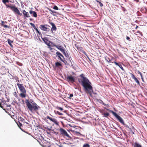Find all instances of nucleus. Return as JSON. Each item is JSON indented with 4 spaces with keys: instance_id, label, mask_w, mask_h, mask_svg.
<instances>
[{
    "instance_id": "nucleus-22",
    "label": "nucleus",
    "mask_w": 147,
    "mask_h": 147,
    "mask_svg": "<svg viewBox=\"0 0 147 147\" xmlns=\"http://www.w3.org/2000/svg\"><path fill=\"white\" fill-rule=\"evenodd\" d=\"M73 131V132H74V133L76 135H77V136H78L80 134V132H77V131H74V130Z\"/></svg>"
},
{
    "instance_id": "nucleus-19",
    "label": "nucleus",
    "mask_w": 147,
    "mask_h": 147,
    "mask_svg": "<svg viewBox=\"0 0 147 147\" xmlns=\"http://www.w3.org/2000/svg\"><path fill=\"white\" fill-rule=\"evenodd\" d=\"M7 41H8V44H9V45L11 47H12L13 45L11 44V43H12L13 42V41L11 40H10V39H9L7 40Z\"/></svg>"
},
{
    "instance_id": "nucleus-12",
    "label": "nucleus",
    "mask_w": 147,
    "mask_h": 147,
    "mask_svg": "<svg viewBox=\"0 0 147 147\" xmlns=\"http://www.w3.org/2000/svg\"><path fill=\"white\" fill-rule=\"evenodd\" d=\"M130 74L131 75V78L134 79V81L137 84V85L140 86V82L138 78H137L135 76L132 74L131 73Z\"/></svg>"
},
{
    "instance_id": "nucleus-20",
    "label": "nucleus",
    "mask_w": 147,
    "mask_h": 147,
    "mask_svg": "<svg viewBox=\"0 0 147 147\" xmlns=\"http://www.w3.org/2000/svg\"><path fill=\"white\" fill-rule=\"evenodd\" d=\"M102 115H104V116L105 117H107L109 115V113H102Z\"/></svg>"
},
{
    "instance_id": "nucleus-18",
    "label": "nucleus",
    "mask_w": 147,
    "mask_h": 147,
    "mask_svg": "<svg viewBox=\"0 0 147 147\" xmlns=\"http://www.w3.org/2000/svg\"><path fill=\"white\" fill-rule=\"evenodd\" d=\"M55 65L56 67H59V66H61L62 65L59 62H57L55 63Z\"/></svg>"
},
{
    "instance_id": "nucleus-5",
    "label": "nucleus",
    "mask_w": 147,
    "mask_h": 147,
    "mask_svg": "<svg viewBox=\"0 0 147 147\" xmlns=\"http://www.w3.org/2000/svg\"><path fill=\"white\" fill-rule=\"evenodd\" d=\"M6 6L7 7L10 8L15 13L18 14L20 16H22V13L20 12L19 10L15 6H11L7 5H6Z\"/></svg>"
},
{
    "instance_id": "nucleus-48",
    "label": "nucleus",
    "mask_w": 147,
    "mask_h": 147,
    "mask_svg": "<svg viewBox=\"0 0 147 147\" xmlns=\"http://www.w3.org/2000/svg\"><path fill=\"white\" fill-rule=\"evenodd\" d=\"M54 134H55L56 135H57V134H58V132H56L54 131Z\"/></svg>"
},
{
    "instance_id": "nucleus-28",
    "label": "nucleus",
    "mask_w": 147,
    "mask_h": 147,
    "mask_svg": "<svg viewBox=\"0 0 147 147\" xmlns=\"http://www.w3.org/2000/svg\"><path fill=\"white\" fill-rule=\"evenodd\" d=\"M2 2L4 4H5L6 3H8L9 2V0H3Z\"/></svg>"
},
{
    "instance_id": "nucleus-36",
    "label": "nucleus",
    "mask_w": 147,
    "mask_h": 147,
    "mask_svg": "<svg viewBox=\"0 0 147 147\" xmlns=\"http://www.w3.org/2000/svg\"><path fill=\"white\" fill-rule=\"evenodd\" d=\"M56 113L59 115H63V114L61 113H60L58 111H57Z\"/></svg>"
},
{
    "instance_id": "nucleus-7",
    "label": "nucleus",
    "mask_w": 147,
    "mask_h": 147,
    "mask_svg": "<svg viewBox=\"0 0 147 147\" xmlns=\"http://www.w3.org/2000/svg\"><path fill=\"white\" fill-rule=\"evenodd\" d=\"M50 26L49 25L47 24L46 25H40L39 28L42 30L49 32L50 31V29L49 28Z\"/></svg>"
},
{
    "instance_id": "nucleus-25",
    "label": "nucleus",
    "mask_w": 147,
    "mask_h": 147,
    "mask_svg": "<svg viewBox=\"0 0 147 147\" xmlns=\"http://www.w3.org/2000/svg\"><path fill=\"white\" fill-rule=\"evenodd\" d=\"M13 94L14 96L16 98H17L18 97V94L16 92H15L13 93Z\"/></svg>"
},
{
    "instance_id": "nucleus-30",
    "label": "nucleus",
    "mask_w": 147,
    "mask_h": 147,
    "mask_svg": "<svg viewBox=\"0 0 147 147\" xmlns=\"http://www.w3.org/2000/svg\"><path fill=\"white\" fill-rule=\"evenodd\" d=\"M30 24L34 28H35L36 26L34 24L32 23H30Z\"/></svg>"
},
{
    "instance_id": "nucleus-61",
    "label": "nucleus",
    "mask_w": 147,
    "mask_h": 147,
    "mask_svg": "<svg viewBox=\"0 0 147 147\" xmlns=\"http://www.w3.org/2000/svg\"><path fill=\"white\" fill-rule=\"evenodd\" d=\"M141 87V88H143V87Z\"/></svg>"
},
{
    "instance_id": "nucleus-11",
    "label": "nucleus",
    "mask_w": 147,
    "mask_h": 147,
    "mask_svg": "<svg viewBox=\"0 0 147 147\" xmlns=\"http://www.w3.org/2000/svg\"><path fill=\"white\" fill-rule=\"evenodd\" d=\"M75 47L77 49L79 53H83L84 54H85L86 52H85L83 50V48L82 47H79L78 46V45L76 44H75Z\"/></svg>"
},
{
    "instance_id": "nucleus-16",
    "label": "nucleus",
    "mask_w": 147,
    "mask_h": 147,
    "mask_svg": "<svg viewBox=\"0 0 147 147\" xmlns=\"http://www.w3.org/2000/svg\"><path fill=\"white\" fill-rule=\"evenodd\" d=\"M22 13L25 18H29L30 17L29 15L28 12H26V11L24 10H23Z\"/></svg>"
},
{
    "instance_id": "nucleus-37",
    "label": "nucleus",
    "mask_w": 147,
    "mask_h": 147,
    "mask_svg": "<svg viewBox=\"0 0 147 147\" xmlns=\"http://www.w3.org/2000/svg\"><path fill=\"white\" fill-rule=\"evenodd\" d=\"M57 109L60 110L61 111H62L63 110V109L62 108L59 107H57Z\"/></svg>"
},
{
    "instance_id": "nucleus-50",
    "label": "nucleus",
    "mask_w": 147,
    "mask_h": 147,
    "mask_svg": "<svg viewBox=\"0 0 147 147\" xmlns=\"http://www.w3.org/2000/svg\"><path fill=\"white\" fill-rule=\"evenodd\" d=\"M19 126H22V124L20 122H19Z\"/></svg>"
},
{
    "instance_id": "nucleus-57",
    "label": "nucleus",
    "mask_w": 147,
    "mask_h": 147,
    "mask_svg": "<svg viewBox=\"0 0 147 147\" xmlns=\"http://www.w3.org/2000/svg\"><path fill=\"white\" fill-rule=\"evenodd\" d=\"M105 109H106L107 110H108V111H109V109H106L105 107Z\"/></svg>"
},
{
    "instance_id": "nucleus-51",
    "label": "nucleus",
    "mask_w": 147,
    "mask_h": 147,
    "mask_svg": "<svg viewBox=\"0 0 147 147\" xmlns=\"http://www.w3.org/2000/svg\"><path fill=\"white\" fill-rule=\"evenodd\" d=\"M49 11H50L52 12L53 13H54L55 12L53 11L52 10H51V9H49Z\"/></svg>"
},
{
    "instance_id": "nucleus-35",
    "label": "nucleus",
    "mask_w": 147,
    "mask_h": 147,
    "mask_svg": "<svg viewBox=\"0 0 147 147\" xmlns=\"http://www.w3.org/2000/svg\"><path fill=\"white\" fill-rule=\"evenodd\" d=\"M49 49L51 51V52H53L55 49H53V48H51V47H49Z\"/></svg>"
},
{
    "instance_id": "nucleus-23",
    "label": "nucleus",
    "mask_w": 147,
    "mask_h": 147,
    "mask_svg": "<svg viewBox=\"0 0 147 147\" xmlns=\"http://www.w3.org/2000/svg\"><path fill=\"white\" fill-rule=\"evenodd\" d=\"M82 147H90V146L89 144L86 143L83 145Z\"/></svg>"
},
{
    "instance_id": "nucleus-39",
    "label": "nucleus",
    "mask_w": 147,
    "mask_h": 147,
    "mask_svg": "<svg viewBox=\"0 0 147 147\" xmlns=\"http://www.w3.org/2000/svg\"><path fill=\"white\" fill-rule=\"evenodd\" d=\"M112 63H114L115 64L117 65H118V66H119V65L120 64H119V63H118L116 62L115 61H114V62H112Z\"/></svg>"
},
{
    "instance_id": "nucleus-40",
    "label": "nucleus",
    "mask_w": 147,
    "mask_h": 147,
    "mask_svg": "<svg viewBox=\"0 0 147 147\" xmlns=\"http://www.w3.org/2000/svg\"><path fill=\"white\" fill-rule=\"evenodd\" d=\"M49 43H47L46 44H47V45L49 47H50L51 46V43H50V42H51L50 41H49Z\"/></svg>"
},
{
    "instance_id": "nucleus-29",
    "label": "nucleus",
    "mask_w": 147,
    "mask_h": 147,
    "mask_svg": "<svg viewBox=\"0 0 147 147\" xmlns=\"http://www.w3.org/2000/svg\"><path fill=\"white\" fill-rule=\"evenodd\" d=\"M61 52L62 53L64 52V51H65V49H63V47H61L60 50Z\"/></svg>"
},
{
    "instance_id": "nucleus-41",
    "label": "nucleus",
    "mask_w": 147,
    "mask_h": 147,
    "mask_svg": "<svg viewBox=\"0 0 147 147\" xmlns=\"http://www.w3.org/2000/svg\"><path fill=\"white\" fill-rule=\"evenodd\" d=\"M101 101V103L103 105H106V104H105L104 102H103L102 100H100Z\"/></svg>"
},
{
    "instance_id": "nucleus-31",
    "label": "nucleus",
    "mask_w": 147,
    "mask_h": 147,
    "mask_svg": "<svg viewBox=\"0 0 147 147\" xmlns=\"http://www.w3.org/2000/svg\"><path fill=\"white\" fill-rule=\"evenodd\" d=\"M53 9L56 10H58L59 9L58 7L56 5H55L54 6V7H53Z\"/></svg>"
},
{
    "instance_id": "nucleus-42",
    "label": "nucleus",
    "mask_w": 147,
    "mask_h": 147,
    "mask_svg": "<svg viewBox=\"0 0 147 147\" xmlns=\"http://www.w3.org/2000/svg\"><path fill=\"white\" fill-rule=\"evenodd\" d=\"M109 60H108L107 59L105 58V60L108 62L110 63L111 62V60L108 58Z\"/></svg>"
},
{
    "instance_id": "nucleus-24",
    "label": "nucleus",
    "mask_w": 147,
    "mask_h": 147,
    "mask_svg": "<svg viewBox=\"0 0 147 147\" xmlns=\"http://www.w3.org/2000/svg\"><path fill=\"white\" fill-rule=\"evenodd\" d=\"M96 1L98 3L100 4V5L101 7H102L103 6V5L102 3L100 2L99 1L97 0H96Z\"/></svg>"
},
{
    "instance_id": "nucleus-2",
    "label": "nucleus",
    "mask_w": 147,
    "mask_h": 147,
    "mask_svg": "<svg viewBox=\"0 0 147 147\" xmlns=\"http://www.w3.org/2000/svg\"><path fill=\"white\" fill-rule=\"evenodd\" d=\"M25 102L28 108L30 111L32 112L34 111L38 114V111L40 108L36 103L34 102H33V103L31 102L32 104V105L29 102V100L27 99L25 100Z\"/></svg>"
},
{
    "instance_id": "nucleus-3",
    "label": "nucleus",
    "mask_w": 147,
    "mask_h": 147,
    "mask_svg": "<svg viewBox=\"0 0 147 147\" xmlns=\"http://www.w3.org/2000/svg\"><path fill=\"white\" fill-rule=\"evenodd\" d=\"M17 85L20 92L19 96L22 98H25L26 96V91L23 84L18 83Z\"/></svg>"
},
{
    "instance_id": "nucleus-1",
    "label": "nucleus",
    "mask_w": 147,
    "mask_h": 147,
    "mask_svg": "<svg viewBox=\"0 0 147 147\" xmlns=\"http://www.w3.org/2000/svg\"><path fill=\"white\" fill-rule=\"evenodd\" d=\"M81 78L79 80L82 86L84 88V90L87 94L91 95L93 92V88L91 85V83L88 79L84 76V75L82 74L80 75Z\"/></svg>"
},
{
    "instance_id": "nucleus-8",
    "label": "nucleus",
    "mask_w": 147,
    "mask_h": 147,
    "mask_svg": "<svg viewBox=\"0 0 147 147\" xmlns=\"http://www.w3.org/2000/svg\"><path fill=\"white\" fill-rule=\"evenodd\" d=\"M66 80L69 83H73L75 82V77L71 76H67L66 77Z\"/></svg>"
},
{
    "instance_id": "nucleus-10",
    "label": "nucleus",
    "mask_w": 147,
    "mask_h": 147,
    "mask_svg": "<svg viewBox=\"0 0 147 147\" xmlns=\"http://www.w3.org/2000/svg\"><path fill=\"white\" fill-rule=\"evenodd\" d=\"M56 54L57 55L56 56H58L62 61L64 62V58L63 56L60 52L58 51L57 52Z\"/></svg>"
},
{
    "instance_id": "nucleus-32",
    "label": "nucleus",
    "mask_w": 147,
    "mask_h": 147,
    "mask_svg": "<svg viewBox=\"0 0 147 147\" xmlns=\"http://www.w3.org/2000/svg\"><path fill=\"white\" fill-rule=\"evenodd\" d=\"M138 73L141 76V78L143 77L142 73L139 71H138Z\"/></svg>"
},
{
    "instance_id": "nucleus-38",
    "label": "nucleus",
    "mask_w": 147,
    "mask_h": 147,
    "mask_svg": "<svg viewBox=\"0 0 147 147\" xmlns=\"http://www.w3.org/2000/svg\"><path fill=\"white\" fill-rule=\"evenodd\" d=\"M119 67L121 68V69L122 70H123V67H122V65H121V64H119V66H118Z\"/></svg>"
},
{
    "instance_id": "nucleus-33",
    "label": "nucleus",
    "mask_w": 147,
    "mask_h": 147,
    "mask_svg": "<svg viewBox=\"0 0 147 147\" xmlns=\"http://www.w3.org/2000/svg\"><path fill=\"white\" fill-rule=\"evenodd\" d=\"M56 47L59 50H60V49L61 47V46L57 45H56Z\"/></svg>"
},
{
    "instance_id": "nucleus-34",
    "label": "nucleus",
    "mask_w": 147,
    "mask_h": 147,
    "mask_svg": "<svg viewBox=\"0 0 147 147\" xmlns=\"http://www.w3.org/2000/svg\"><path fill=\"white\" fill-rule=\"evenodd\" d=\"M18 120H19V121H23L24 120V119H23L22 117H20L18 119Z\"/></svg>"
},
{
    "instance_id": "nucleus-26",
    "label": "nucleus",
    "mask_w": 147,
    "mask_h": 147,
    "mask_svg": "<svg viewBox=\"0 0 147 147\" xmlns=\"http://www.w3.org/2000/svg\"><path fill=\"white\" fill-rule=\"evenodd\" d=\"M51 131H52V130L49 128H47V133L48 134H49V133L51 132Z\"/></svg>"
},
{
    "instance_id": "nucleus-56",
    "label": "nucleus",
    "mask_w": 147,
    "mask_h": 147,
    "mask_svg": "<svg viewBox=\"0 0 147 147\" xmlns=\"http://www.w3.org/2000/svg\"><path fill=\"white\" fill-rule=\"evenodd\" d=\"M138 26H136V27L135 28L136 29H137V28H138Z\"/></svg>"
},
{
    "instance_id": "nucleus-9",
    "label": "nucleus",
    "mask_w": 147,
    "mask_h": 147,
    "mask_svg": "<svg viewBox=\"0 0 147 147\" xmlns=\"http://www.w3.org/2000/svg\"><path fill=\"white\" fill-rule=\"evenodd\" d=\"M46 119H49L50 121H52L55 125L57 126H59V122L56 119L54 118L51 117L49 116H47Z\"/></svg>"
},
{
    "instance_id": "nucleus-15",
    "label": "nucleus",
    "mask_w": 147,
    "mask_h": 147,
    "mask_svg": "<svg viewBox=\"0 0 147 147\" xmlns=\"http://www.w3.org/2000/svg\"><path fill=\"white\" fill-rule=\"evenodd\" d=\"M29 13L30 14L32 15V16H33L35 18L37 17V14L36 12L32 11V10H30L29 11Z\"/></svg>"
},
{
    "instance_id": "nucleus-44",
    "label": "nucleus",
    "mask_w": 147,
    "mask_h": 147,
    "mask_svg": "<svg viewBox=\"0 0 147 147\" xmlns=\"http://www.w3.org/2000/svg\"><path fill=\"white\" fill-rule=\"evenodd\" d=\"M73 96V94H70L69 95V98H71V97H72Z\"/></svg>"
},
{
    "instance_id": "nucleus-14",
    "label": "nucleus",
    "mask_w": 147,
    "mask_h": 147,
    "mask_svg": "<svg viewBox=\"0 0 147 147\" xmlns=\"http://www.w3.org/2000/svg\"><path fill=\"white\" fill-rule=\"evenodd\" d=\"M5 23H7V22L6 21L4 22L3 21H1V23H0V25L1 26H3L5 28H9V26H8L7 25L4 24Z\"/></svg>"
},
{
    "instance_id": "nucleus-52",
    "label": "nucleus",
    "mask_w": 147,
    "mask_h": 147,
    "mask_svg": "<svg viewBox=\"0 0 147 147\" xmlns=\"http://www.w3.org/2000/svg\"><path fill=\"white\" fill-rule=\"evenodd\" d=\"M104 106H106L107 107H109V106L108 104H106V105H104Z\"/></svg>"
},
{
    "instance_id": "nucleus-60",
    "label": "nucleus",
    "mask_w": 147,
    "mask_h": 147,
    "mask_svg": "<svg viewBox=\"0 0 147 147\" xmlns=\"http://www.w3.org/2000/svg\"><path fill=\"white\" fill-rule=\"evenodd\" d=\"M73 67V69H75L74 67Z\"/></svg>"
},
{
    "instance_id": "nucleus-13",
    "label": "nucleus",
    "mask_w": 147,
    "mask_h": 147,
    "mask_svg": "<svg viewBox=\"0 0 147 147\" xmlns=\"http://www.w3.org/2000/svg\"><path fill=\"white\" fill-rule=\"evenodd\" d=\"M49 23L52 26L51 29L52 32H53V31H56L57 30V28L55 24L51 22H49Z\"/></svg>"
},
{
    "instance_id": "nucleus-54",
    "label": "nucleus",
    "mask_w": 147,
    "mask_h": 147,
    "mask_svg": "<svg viewBox=\"0 0 147 147\" xmlns=\"http://www.w3.org/2000/svg\"><path fill=\"white\" fill-rule=\"evenodd\" d=\"M135 1H136L137 2H139V0H134Z\"/></svg>"
},
{
    "instance_id": "nucleus-43",
    "label": "nucleus",
    "mask_w": 147,
    "mask_h": 147,
    "mask_svg": "<svg viewBox=\"0 0 147 147\" xmlns=\"http://www.w3.org/2000/svg\"><path fill=\"white\" fill-rule=\"evenodd\" d=\"M36 32L38 33L39 35H41V33L38 30V31H37Z\"/></svg>"
},
{
    "instance_id": "nucleus-53",
    "label": "nucleus",
    "mask_w": 147,
    "mask_h": 147,
    "mask_svg": "<svg viewBox=\"0 0 147 147\" xmlns=\"http://www.w3.org/2000/svg\"><path fill=\"white\" fill-rule=\"evenodd\" d=\"M122 7L123 8V11H125V9H125V8L124 7Z\"/></svg>"
},
{
    "instance_id": "nucleus-6",
    "label": "nucleus",
    "mask_w": 147,
    "mask_h": 147,
    "mask_svg": "<svg viewBox=\"0 0 147 147\" xmlns=\"http://www.w3.org/2000/svg\"><path fill=\"white\" fill-rule=\"evenodd\" d=\"M113 114L117 118V119L119 120L121 124L124 125H126V127H129L128 126L125 124L124 123L123 120L122 118L119 115H118L116 113L114 112L113 111H111Z\"/></svg>"
},
{
    "instance_id": "nucleus-17",
    "label": "nucleus",
    "mask_w": 147,
    "mask_h": 147,
    "mask_svg": "<svg viewBox=\"0 0 147 147\" xmlns=\"http://www.w3.org/2000/svg\"><path fill=\"white\" fill-rule=\"evenodd\" d=\"M133 145L134 147H142L141 145L137 142L134 143Z\"/></svg>"
},
{
    "instance_id": "nucleus-45",
    "label": "nucleus",
    "mask_w": 147,
    "mask_h": 147,
    "mask_svg": "<svg viewBox=\"0 0 147 147\" xmlns=\"http://www.w3.org/2000/svg\"><path fill=\"white\" fill-rule=\"evenodd\" d=\"M126 39L127 40H129V41H130V38L128 36H127L126 37Z\"/></svg>"
},
{
    "instance_id": "nucleus-55",
    "label": "nucleus",
    "mask_w": 147,
    "mask_h": 147,
    "mask_svg": "<svg viewBox=\"0 0 147 147\" xmlns=\"http://www.w3.org/2000/svg\"><path fill=\"white\" fill-rule=\"evenodd\" d=\"M34 29L36 30V32L38 30V29L36 27Z\"/></svg>"
},
{
    "instance_id": "nucleus-27",
    "label": "nucleus",
    "mask_w": 147,
    "mask_h": 147,
    "mask_svg": "<svg viewBox=\"0 0 147 147\" xmlns=\"http://www.w3.org/2000/svg\"><path fill=\"white\" fill-rule=\"evenodd\" d=\"M50 43H51V46L56 47V45H55L54 43L51 42Z\"/></svg>"
},
{
    "instance_id": "nucleus-21",
    "label": "nucleus",
    "mask_w": 147,
    "mask_h": 147,
    "mask_svg": "<svg viewBox=\"0 0 147 147\" xmlns=\"http://www.w3.org/2000/svg\"><path fill=\"white\" fill-rule=\"evenodd\" d=\"M63 54L65 56L67 57H69V56L68 53L66 52H65V51H64V52L63 53Z\"/></svg>"
},
{
    "instance_id": "nucleus-59",
    "label": "nucleus",
    "mask_w": 147,
    "mask_h": 147,
    "mask_svg": "<svg viewBox=\"0 0 147 147\" xmlns=\"http://www.w3.org/2000/svg\"><path fill=\"white\" fill-rule=\"evenodd\" d=\"M73 67V69H75L74 67Z\"/></svg>"
},
{
    "instance_id": "nucleus-49",
    "label": "nucleus",
    "mask_w": 147,
    "mask_h": 147,
    "mask_svg": "<svg viewBox=\"0 0 147 147\" xmlns=\"http://www.w3.org/2000/svg\"><path fill=\"white\" fill-rule=\"evenodd\" d=\"M7 107H9V108H8L9 109H10V105H7Z\"/></svg>"
},
{
    "instance_id": "nucleus-47",
    "label": "nucleus",
    "mask_w": 147,
    "mask_h": 147,
    "mask_svg": "<svg viewBox=\"0 0 147 147\" xmlns=\"http://www.w3.org/2000/svg\"><path fill=\"white\" fill-rule=\"evenodd\" d=\"M141 78L142 81L144 82H145V81L144 80V78H143V77Z\"/></svg>"
},
{
    "instance_id": "nucleus-4",
    "label": "nucleus",
    "mask_w": 147,
    "mask_h": 147,
    "mask_svg": "<svg viewBox=\"0 0 147 147\" xmlns=\"http://www.w3.org/2000/svg\"><path fill=\"white\" fill-rule=\"evenodd\" d=\"M59 131L61 135L64 138H67V140H72V137L70 136L64 129L60 128L59 129Z\"/></svg>"
},
{
    "instance_id": "nucleus-58",
    "label": "nucleus",
    "mask_w": 147,
    "mask_h": 147,
    "mask_svg": "<svg viewBox=\"0 0 147 147\" xmlns=\"http://www.w3.org/2000/svg\"><path fill=\"white\" fill-rule=\"evenodd\" d=\"M61 123L62 124H63V122L61 121Z\"/></svg>"
},
{
    "instance_id": "nucleus-46",
    "label": "nucleus",
    "mask_w": 147,
    "mask_h": 147,
    "mask_svg": "<svg viewBox=\"0 0 147 147\" xmlns=\"http://www.w3.org/2000/svg\"><path fill=\"white\" fill-rule=\"evenodd\" d=\"M0 107H1L2 108L3 110H5V109H3V107L2 106V105L0 102Z\"/></svg>"
},
{
    "instance_id": "nucleus-62",
    "label": "nucleus",
    "mask_w": 147,
    "mask_h": 147,
    "mask_svg": "<svg viewBox=\"0 0 147 147\" xmlns=\"http://www.w3.org/2000/svg\"><path fill=\"white\" fill-rule=\"evenodd\" d=\"M116 1H118L119 0H116Z\"/></svg>"
}]
</instances>
